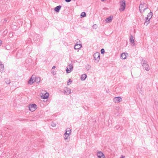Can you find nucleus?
I'll list each match as a JSON object with an SVG mask.
<instances>
[{
  "label": "nucleus",
  "mask_w": 158,
  "mask_h": 158,
  "mask_svg": "<svg viewBox=\"0 0 158 158\" xmlns=\"http://www.w3.org/2000/svg\"><path fill=\"white\" fill-rule=\"evenodd\" d=\"M120 7L119 9V10L121 11H123L124 10L126 7L125 1L123 0L119 2Z\"/></svg>",
  "instance_id": "nucleus-2"
},
{
  "label": "nucleus",
  "mask_w": 158,
  "mask_h": 158,
  "mask_svg": "<svg viewBox=\"0 0 158 158\" xmlns=\"http://www.w3.org/2000/svg\"><path fill=\"white\" fill-rule=\"evenodd\" d=\"M49 96V94L48 93L46 92L44 94H43V96H42L41 97L44 99H46L48 98Z\"/></svg>",
  "instance_id": "nucleus-17"
},
{
  "label": "nucleus",
  "mask_w": 158,
  "mask_h": 158,
  "mask_svg": "<svg viewBox=\"0 0 158 158\" xmlns=\"http://www.w3.org/2000/svg\"><path fill=\"white\" fill-rule=\"evenodd\" d=\"M52 73L53 74H56V71H52Z\"/></svg>",
  "instance_id": "nucleus-36"
},
{
  "label": "nucleus",
  "mask_w": 158,
  "mask_h": 158,
  "mask_svg": "<svg viewBox=\"0 0 158 158\" xmlns=\"http://www.w3.org/2000/svg\"><path fill=\"white\" fill-rule=\"evenodd\" d=\"M113 101L115 103H118L122 101V99L120 97H115L114 98Z\"/></svg>",
  "instance_id": "nucleus-6"
},
{
  "label": "nucleus",
  "mask_w": 158,
  "mask_h": 158,
  "mask_svg": "<svg viewBox=\"0 0 158 158\" xmlns=\"http://www.w3.org/2000/svg\"><path fill=\"white\" fill-rule=\"evenodd\" d=\"M69 133H67V132H65L64 134V138L65 140H67V141H68V139L70 138V135Z\"/></svg>",
  "instance_id": "nucleus-11"
},
{
  "label": "nucleus",
  "mask_w": 158,
  "mask_h": 158,
  "mask_svg": "<svg viewBox=\"0 0 158 158\" xmlns=\"http://www.w3.org/2000/svg\"><path fill=\"white\" fill-rule=\"evenodd\" d=\"M56 68V66H53L52 67V69H54L55 68Z\"/></svg>",
  "instance_id": "nucleus-38"
},
{
  "label": "nucleus",
  "mask_w": 158,
  "mask_h": 158,
  "mask_svg": "<svg viewBox=\"0 0 158 158\" xmlns=\"http://www.w3.org/2000/svg\"><path fill=\"white\" fill-rule=\"evenodd\" d=\"M128 55V53H123L121 54V57L123 59H125L126 58Z\"/></svg>",
  "instance_id": "nucleus-13"
},
{
  "label": "nucleus",
  "mask_w": 158,
  "mask_h": 158,
  "mask_svg": "<svg viewBox=\"0 0 158 158\" xmlns=\"http://www.w3.org/2000/svg\"><path fill=\"white\" fill-rule=\"evenodd\" d=\"M34 78L35 76L33 75L28 81V84L30 85H32L34 82L33 81Z\"/></svg>",
  "instance_id": "nucleus-8"
},
{
  "label": "nucleus",
  "mask_w": 158,
  "mask_h": 158,
  "mask_svg": "<svg viewBox=\"0 0 158 158\" xmlns=\"http://www.w3.org/2000/svg\"><path fill=\"white\" fill-rule=\"evenodd\" d=\"M7 31H4V33L5 34H6L7 33Z\"/></svg>",
  "instance_id": "nucleus-35"
},
{
  "label": "nucleus",
  "mask_w": 158,
  "mask_h": 158,
  "mask_svg": "<svg viewBox=\"0 0 158 158\" xmlns=\"http://www.w3.org/2000/svg\"><path fill=\"white\" fill-rule=\"evenodd\" d=\"M61 6L60 5L54 8V11L56 13L59 12L60 10Z\"/></svg>",
  "instance_id": "nucleus-14"
},
{
  "label": "nucleus",
  "mask_w": 158,
  "mask_h": 158,
  "mask_svg": "<svg viewBox=\"0 0 158 158\" xmlns=\"http://www.w3.org/2000/svg\"><path fill=\"white\" fill-rule=\"evenodd\" d=\"M113 17L112 16H110L106 18L105 19V21L106 23H108L111 22L113 19Z\"/></svg>",
  "instance_id": "nucleus-9"
},
{
  "label": "nucleus",
  "mask_w": 158,
  "mask_h": 158,
  "mask_svg": "<svg viewBox=\"0 0 158 158\" xmlns=\"http://www.w3.org/2000/svg\"><path fill=\"white\" fill-rule=\"evenodd\" d=\"M65 132H67V133H69V134L70 135L71 133V130L69 128H68L66 129Z\"/></svg>",
  "instance_id": "nucleus-23"
},
{
  "label": "nucleus",
  "mask_w": 158,
  "mask_h": 158,
  "mask_svg": "<svg viewBox=\"0 0 158 158\" xmlns=\"http://www.w3.org/2000/svg\"><path fill=\"white\" fill-rule=\"evenodd\" d=\"M6 49H7V50H8V49H7V48H6Z\"/></svg>",
  "instance_id": "nucleus-41"
},
{
  "label": "nucleus",
  "mask_w": 158,
  "mask_h": 158,
  "mask_svg": "<svg viewBox=\"0 0 158 158\" xmlns=\"http://www.w3.org/2000/svg\"><path fill=\"white\" fill-rule=\"evenodd\" d=\"M34 79L35 80L34 81L36 82L37 83H39L40 81V77H35Z\"/></svg>",
  "instance_id": "nucleus-21"
},
{
  "label": "nucleus",
  "mask_w": 158,
  "mask_h": 158,
  "mask_svg": "<svg viewBox=\"0 0 158 158\" xmlns=\"http://www.w3.org/2000/svg\"><path fill=\"white\" fill-rule=\"evenodd\" d=\"M124 156H122L120 158H124Z\"/></svg>",
  "instance_id": "nucleus-39"
},
{
  "label": "nucleus",
  "mask_w": 158,
  "mask_h": 158,
  "mask_svg": "<svg viewBox=\"0 0 158 158\" xmlns=\"http://www.w3.org/2000/svg\"><path fill=\"white\" fill-rule=\"evenodd\" d=\"M82 47V45L80 44H76L74 48L75 50L79 49Z\"/></svg>",
  "instance_id": "nucleus-15"
},
{
  "label": "nucleus",
  "mask_w": 158,
  "mask_h": 158,
  "mask_svg": "<svg viewBox=\"0 0 158 158\" xmlns=\"http://www.w3.org/2000/svg\"><path fill=\"white\" fill-rule=\"evenodd\" d=\"M148 8V6L147 4L144 2H141L139 6L140 12L141 13H143Z\"/></svg>",
  "instance_id": "nucleus-1"
},
{
  "label": "nucleus",
  "mask_w": 158,
  "mask_h": 158,
  "mask_svg": "<svg viewBox=\"0 0 158 158\" xmlns=\"http://www.w3.org/2000/svg\"><path fill=\"white\" fill-rule=\"evenodd\" d=\"M95 62L98 63L100 60V54L99 52H95L93 55Z\"/></svg>",
  "instance_id": "nucleus-3"
},
{
  "label": "nucleus",
  "mask_w": 158,
  "mask_h": 158,
  "mask_svg": "<svg viewBox=\"0 0 158 158\" xmlns=\"http://www.w3.org/2000/svg\"><path fill=\"white\" fill-rule=\"evenodd\" d=\"M2 44V42L1 40H0V45H1Z\"/></svg>",
  "instance_id": "nucleus-37"
},
{
  "label": "nucleus",
  "mask_w": 158,
  "mask_h": 158,
  "mask_svg": "<svg viewBox=\"0 0 158 158\" xmlns=\"http://www.w3.org/2000/svg\"><path fill=\"white\" fill-rule=\"evenodd\" d=\"M92 27L94 29H96L97 27V26L96 24H94L92 26Z\"/></svg>",
  "instance_id": "nucleus-29"
},
{
  "label": "nucleus",
  "mask_w": 158,
  "mask_h": 158,
  "mask_svg": "<svg viewBox=\"0 0 158 158\" xmlns=\"http://www.w3.org/2000/svg\"><path fill=\"white\" fill-rule=\"evenodd\" d=\"M85 68L87 70H89L91 68L90 65L89 64H87L86 65Z\"/></svg>",
  "instance_id": "nucleus-27"
},
{
  "label": "nucleus",
  "mask_w": 158,
  "mask_h": 158,
  "mask_svg": "<svg viewBox=\"0 0 158 158\" xmlns=\"http://www.w3.org/2000/svg\"><path fill=\"white\" fill-rule=\"evenodd\" d=\"M72 82V81H71L70 79H69L68 81L67 82V84L68 85H69L70 84H69V82Z\"/></svg>",
  "instance_id": "nucleus-32"
},
{
  "label": "nucleus",
  "mask_w": 158,
  "mask_h": 158,
  "mask_svg": "<svg viewBox=\"0 0 158 158\" xmlns=\"http://www.w3.org/2000/svg\"><path fill=\"white\" fill-rule=\"evenodd\" d=\"M120 126L119 125H117L115 127V128L116 129H119L120 128Z\"/></svg>",
  "instance_id": "nucleus-31"
},
{
  "label": "nucleus",
  "mask_w": 158,
  "mask_h": 158,
  "mask_svg": "<svg viewBox=\"0 0 158 158\" xmlns=\"http://www.w3.org/2000/svg\"><path fill=\"white\" fill-rule=\"evenodd\" d=\"M0 71L2 72H4V65L2 64H0Z\"/></svg>",
  "instance_id": "nucleus-19"
},
{
  "label": "nucleus",
  "mask_w": 158,
  "mask_h": 158,
  "mask_svg": "<svg viewBox=\"0 0 158 158\" xmlns=\"http://www.w3.org/2000/svg\"><path fill=\"white\" fill-rule=\"evenodd\" d=\"M153 13L152 12H150L147 15V17L148 18H149V19H150L152 17V16L153 15Z\"/></svg>",
  "instance_id": "nucleus-22"
},
{
  "label": "nucleus",
  "mask_w": 158,
  "mask_h": 158,
  "mask_svg": "<svg viewBox=\"0 0 158 158\" xmlns=\"http://www.w3.org/2000/svg\"><path fill=\"white\" fill-rule=\"evenodd\" d=\"M142 65H143V64H147V61L145 60H142Z\"/></svg>",
  "instance_id": "nucleus-26"
},
{
  "label": "nucleus",
  "mask_w": 158,
  "mask_h": 158,
  "mask_svg": "<svg viewBox=\"0 0 158 158\" xmlns=\"http://www.w3.org/2000/svg\"><path fill=\"white\" fill-rule=\"evenodd\" d=\"M4 20L5 22H6L7 21V20L6 19H4Z\"/></svg>",
  "instance_id": "nucleus-40"
},
{
  "label": "nucleus",
  "mask_w": 158,
  "mask_h": 158,
  "mask_svg": "<svg viewBox=\"0 0 158 158\" xmlns=\"http://www.w3.org/2000/svg\"><path fill=\"white\" fill-rule=\"evenodd\" d=\"M51 125L53 127H55L56 126V124L55 123L53 124H53H52Z\"/></svg>",
  "instance_id": "nucleus-34"
},
{
  "label": "nucleus",
  "mask_w": 158,
  "mask_h": 158,
  "mask_svg": "<svg viewBox=\"0 0 158 158\" xmlns=\"http://www.w3.org/2000/svg\"><path fill=\"white\" fill-rule=\"evenodd\" d=\"M64 93L66 95H69L71 93V89L67 87H65L64 89Z\"/></svg>",
  "instance_id": "nucleus-7"
},
{
  "label": "nucleus",
  "mask_w": 158,
  "mask_h": 158,
  "mask_svg": "<svg viewBox=\"0 0 158 158\" xmlns=\"http://www.w3.org/2000/svg\"><path fill=\"white\" fill-rule=\"evenodd\" d=\"M142 66L143 69L147 71H148L150 69V68L148 64H143Z\"/></svg>",
  "instance_id": "nucleus-12"
},
{
  "label": "nucleus",
  "mask_w": 158,
  "mask_h": 158,
  "mask_svg": "<svg viewBox=\"0 0 158 158\" xmlns=\"http://www.w3.org/2000/svg\"><path fill=\"white\" fill-rule=\"evenodd\" d=\"M150 22V19L148 18L147 17L145 18V21L144 22V24L147 25Z\"/></svg>",
  "instance_id": "nucleus-18"
},
{
  "label": "nucleus",
  "mask_w": 158,
  "mask_h": 158,
  "mask_svg": "<svg viewBox=\"0 0 158 158\" xmlns=\"http://www.w3.org/2000/svg\"><path fill=\"white\" fill-rule=\"evenodd\" d=\"M36 107L37 105L36 104H32L29 105V109L30 111L33 112L36 109Z\"/></svg>",
  "instance_id": "nucleus-4"
},
{
  "label": "nucleus",
  "mask_w": 158,
  "mask_h": 158,
  "mask_svg": "<svg viewBox=\"0 0 158 158\" xmlns=\"http://www.w3.org/2000/svg\"><path fill=\"white\" fill-rule=\"evenodd\" d=\"M101 53L102 54H104L105 53V50L103 48H102L101 50Z\"/></svg>",
  "instance_id": "nucleus-28"
},
{
  "label": "nucleus",
  "mask_w": 158,
  "mask_h": 158,
  "mask_svg": "<svg viewBox=\"0 0 158 158\" xmlns=\"http://www.w3.org/2000/svg\"><path fill=\"white\" fill-rule=\"evenodd\" d=\"M65 1L66 2H70L71 1V0H65Z\"/></svg>",
  "instance_id": "nucleus-33"
},
{
  "label": "nucleus",
  "mask_w": 158,
  "mask_h": 158,
  "mask_svg": "<svg viewBox=\"0 0 158 158\" xmlns=\"http://www.w3.org/2000/svg\"><path fill=\"white\" fill-rule=\"evenodd\" d=\"M130 42L131 44H133L134 45H135L134 40L133 39V37L132 35H131L130 37Z\"/></svg>",
  "instance_id": "nucleus-16"
},
{
  "label": "nucleus",
  "mask_w": 158,
  "mask_h": 158,
  "mask_svg": "<svg viewBox=\"0 0 158 158\" xmlns=\"http://www.w3.org/2000/svg\"><path fill=\"white\" fill-rule=\"evenodd\" d=\"M5 81L6 83L7 84H10V80L9 79H5Z\"/></svg>",
  "instance_id": "nucleus-25"
},
{
  "label": "nucleus",
  "mask_w": 158,
  "mask_h": 158,
  "mask_svg": "<svg viewBox=\"0 0 158 158\" xmlns=\"http://www.w3.org/2000/svg\"><path fill=\"white\" fill-rule=\"evenodd\" d=\"M137 90L139 92V93H141V91H142V90H141V89L140 88L139 86H138L137 88Z\"/></svg>",
  "instance_id": "nucleus-30"
},
{
  "label": "nucleus",
  "mask_w": 158,
  "mask_h": 158,
  "mask_svg": "<svg viewBox=\"0 0 158 158\" xmlns=\"http://www.w3.org/2000/svg\"><path fill=\"white\" fill-rule=\"evenodd\" d=\"M97 156L99 158H104L105 156L103 153L101 152H98L97 153Z\"/></svg>",
  "instance_id": "nucleus-10"
},
{
  "label": "nucleus",
  "mask_w": 158,
  "mask_h": 158,
  "mask_svg": "<svg viewBox=\"0 0 158 158\" xmlns=\"http://www.w3.org/2000/svg\"><path fill=\"white\" fill-rule=\"evenodd\" d=\"M73 64H70L67 68L66 72L68 73H70L73 70Z\"/></svg>",
  "instance_id": "nucleus-5"
},
{
  "label": "nucleus",
  "mask_w": 158,
  "mask_h": 158,
  "mask_svg": "<svg viewBox=\"0 0 158 158\" xmlns=\"http://www.w3.org/2000/svg\"><path fill=\"white\" fill-rule=\"evenodd\" d=\"M86 16V14L85 12H82L81 13L80 16L81 18L85 17Z\"/></svg>",
  "instance_id": "nucleus-24"
},
{
  "label": "nucleus",
  "mask_w": 158,
  "mask_h": 158,
  "mask_svg": "<svg viewBox=\"0 0 158 158\" xmlns=\"http://www.w3.org/2000/svg\"><path fill=\"white\" fill-rule=\"evenodd\" d=\"M87 77V75L85 74H83L81 76V80L84 81L85 80Z\"/></svg>",
  "instance_id": "nucleus-20"
}]
</instances>
